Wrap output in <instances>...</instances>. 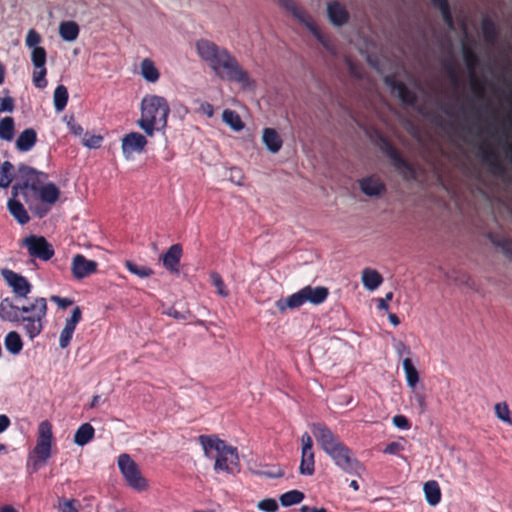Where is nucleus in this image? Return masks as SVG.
Here are the masks:
<instances>
[{
    "instance_id": "nucleus-13",
    "label": "nucleus",
    "mask_w": 512,
    "mask_h": 512,
    "mask_svg": "<svg viewBox=\"0 0 512 512\" xmlns=\"http://www.w3.org/2000/svg\"><path fill=\"white\" fill-rule=\"evenodd\" d=\"M98 263L94 260H88L82 254H76L72 258L71 272L75 279L81 280L96 273Z\"/></svg>"
},
{
    "instance_id": "nucleus-42",
    "label": "nucleus",
    "mask_w": 512,
    "mask_h": 512,
    "mask_svg": "<svg viewBox=\"0 0 512 512\" xmlns=\"http://www.w3.org/2000/svg\"><path fill=\"white\" fill-rule=\"evenodd\" d=\"M433 6L437 7L443 18V21L448 26L449 29L454 28V21L450 11V6L447 0H431Z\"/></svg>"
},
{
    "instance_id": "nucleus-18",
    "label": "nucleus",
    "mask_w": 512,
    "mask_h": 512,
    "mask_svg": "<svg viewBox=\"0 0 512 512\" xmlns=\"http://www.w3.org/2000/svg\"><path fill=\"white\" fill-rule=\"evenodd\" d=\"M359 187L361 191L369 197H378L386 191L384 182L375 175L360 179Z\"/></svg>"
},
{
    "instance_id": "nucleus-30",
    "label": "nucleus",
    "mask_w": 512,
    "mask_h": 512,
    "mask_svg": "<svg viewBox=\"0 0 512 512\" xmlns=\"http://www.w3.org/2000/svg\"><path fill=\"white\" fill-rule=\"evenodd\" d=\"M95 434V429L90 423L82 424L75 432L74 442L79 446L88 444Z\"/></svg>"
},
{
    "instance_id": "nucleus-25",
    "label": "nucleus",
    "mask_w": 512,
    "mask_h": 512,
    "mask_svg": "<svg viewBox=\"0 0 512 512\" xmlns=\"http://www.w3.org/2000/svg\"><path fill=\"white\" fill-rule=\"evenodd\" d=\"M37 141V133L33 128H27L22 131L17 140L16 148L21 152L30 151Z\"/></svg>"
},
{
    "instance_id": "nucleus-35",
    "label": "nucleus",
    "mask_w": 512,
    "mask_h": 512,
    "mask_svg": "<svg viewBox=\"0 0 512 512\" xmlns=\"http://www.w3.org/2000/svg\"><path fill=\"white\" fill-rule=\"evenodd\" d=\"M307 29L312 33V35L322 44V46L330 52H334V48L330 42V40L319 30L314 20L309 18V20L304 23Z\"/></svg>"
},
{
    "instance_id": "nucleus-55",
    "label": "nucleus",
    "mask_w": 512,
    "mask_h": 512,
    "mask_svg": "<svg viewBox=\"0 0 512 512\" xmlns=\"http://www.w3.org/2000/svg\"><path fill=\"white\" fill-rule=\"evenodd\" d=\"M103 137L101 135H90L86 133L82 139L84 146L90 149H97L101 146Z\"/></svg>"
},
{
    "instance_id": "nucleus-24",
    "label": "nucleus",
    "mask_w": 512,
    "mask_h": 512,
    "mask_svg": "<svg viewBox=\"0 0 512 512\" xmlns=\"http://www.w3.org/2000/svg\"><path fill=\"white\" fill-rule=\"evenodd\" d=\"M262 141L271 153L280 151L283 141L278 132L273 128H265L263 130Z\"/></svg>"
},
{
    "instance_id": "nucleus-59",
    "label": "nucleus",
    "mask_w": 512,
    "mask_h": 512,
    "mask_svg": "<svg viewBox=\"0 0 512 512\" xmlns=\"http://www.w3.org/2000/svg\"><path fill=\"white\" fill-rule=\"evenodd\" d=\"M41 42V36L40 34L34 30L30 29L27 33L25 43L29 48H35L38 47L37 45Z\"/></svg>"
},
{
    "instance_id": "nucleus-46",
    "label": "nucleus",
    "mask_w": 512,
    "mask_h": 512,
    "mask_svg": "<svg viewBox=\"0 0 512 512\" xmlns=\"http://www.w3.org/2000/svg\"><path fill=\"white\" fill-rule=\"evenodd\" d=\"M305 495L299 490H290L283 493L279 500L282 506L289 507L295 504H299L304 499Z\"/></svg>"
},
{
    "instance_id": "nucleus-64",
    "label": "nucleus",
    "mask_w": 512,
    "mask_h": 512,
    "mask_svg": "<svg viewBox=\"0 0 512 512\" xmlns=\"http://www.w3.org/2000/svg\"><path fill=\"white\" fill-rule=\"evenodd\" d=\"M403 449H404V446L401 442L394 441V442L389 443L385 447L384 453L395 455V454H398Z\"/></svg>"
},
{
    "instance_id": "nucleus-1",
    "label": "nucleus",
    "mask_w": 512,
    "mask_h": 512,
    "mask_svg": "<svg viewBox=\"0 0 512 512\" xmlns=\"http://www.w3.org/2000/svg\"><path fill=\"white\" fill-rule=\"evenodd\" d=\"M47 300L36 297L28 305H14L8 298L0 302V318L9 322H20L30 339L37 337L43 330V320L47 315Z\"/></svg>"
},
{
    "instance_id": "nucleus-63",
    "label": "nucleus",
    "mask_w": 512,
    "mask_h": 512,
    "mask_svg": "<svg viewBox=\"0 0 512 512\" xmlns=\"http://www.w3.org/2000/svg\"><path fill=\"white\" fill-rule=\"evenodd\" d=\"M229 179L231 182L235 183L236 185H242L244 176H243L241 169L236 168V167L231 168Z\"/></svg>"
},
{
    "instance_id": "nucleus-33",
    "label": "nucleus",
    "mask_w": 512,
    "mask_h": 512,
    "mask_svg": "<svg viewBox=\"0 0 512 512\" xmlns=\"http://www.w3.org/2000/svg\"><path fill=\"white\" fill-rule=\"evenodd\" d=\"M140 68L141 75L146 81L151 83L158 81L160 74L151 59L145 58L144 60H142Z\"/></svg>"
},
{
    "instance_id": "nucleus-50",
    "label": "nucleus",
    "mask_w": 512,
    "mask_h": 512,
    "mask_svg": "<svg viewBox=\"0 0 512 512\" xmlns=\"http://www.w3.org/2000/svg\"><path fill=\"white\" fill-rule=\"evenodd\" d=\"M495 414L501 421L512 425V411L506 402H500L495 405Z\"/></svg>"
},
{
    "instance_id": "nucleus-52",
    "label": "nucleus",
    "mask_w": 512,
    "mask_h": 512,
    "mask_svg": "<svg viewBox=\"0 0 512 512\" xmlns=\"http://www.w3.org/2000/svg\"><path fill=\"white\" fill-rule=\"evenodd\" d=\"M47 53L43 47H35L31 52V61L34 68L46 67Z\"/></svg>"
},
{
    "instance_id": "nucleus-14",
    "label": "nucleus",
    "mask_w": 512,
    "mask_h": 512,
    "mask_svg": "<svg viewBox=\"0 0 512 512\" xmlns=\"http://www.w3.org/2000/svg\"><path fill=\"white\" fill-rule=\"evenodd\" d=\"M463 59L469 71V76L472 80V87L474 90L478 91L480 94H483L484 87L478 81L476 77V68L479 64V57L477 53L473 50V48L469 47L465 43L462 45Z\"/></svg>"
},
{
    "instance_id": "nucleus-57",
    "label": "nucleus",
    "mask_w": 512,
    "mask_h": 512,
    "mask_svg": "<svg viewBox=\"0 0 512 512\" xmlns=\"http://www.w3.org/2000/svg\"><path fill=\"white\" fill-rule=\"evenodd\" d=\"M162 313L176 320H186L191 316L189 310L178 311L174 306L167 307Z\"/></svg>"
},
{
    "instance_id": "nucleus-34",
    "label": "nucleus",
    "mask_w": 512,
    "mask_h": 512,
    "mask_svg": "<svg viewBox=\"0 0 512 512\" xmlns=\"http://www.w3.org/2000/svg\"><path fill=\"white\" fill-rule=\"evenodd\" d=\"M488 238L495 246L501 248L502 252L512 260V239L497 233H490Z\"/></svg>"
},
{
    "instance_id": "nucleus-8",
    "label": "nucleus",
    "mask_w": 512,
    "mask_h": 512,
    "mask_svg": "<svg viewBox=\"0 0 512 512\" xmlns=\"http://www.w3.org/2000/svg\"><path fill=\"white\" fill-rule=\"evenodd\" d=\"M18 173L22 183L13 186V197L18 195V189L22 190L29 188L33 191H37L43 181L47 178L45 173L39 172L36 169L24 164L19 165Z\"/></svg>"
},
{
    "instance_id": "nucleus-9",
    "label": "nucleus",
    "mask_w": 512,
    "mask_h": 512,
    "mask_svg": "<svg viewBox=\"0 0 512 512\" xmlns=\"http://www.w3.org/2000/svg\"><path fill=\"white\" fill-rule=\"evenodd\" d=\"M22 244L33 258L48 261L54 256L53 246L43 236L30 235L23 239Z\"/></svg>"
},
{
    "instance_id": "nucleus-16",
    "label": "nucleus",
    "mask_w": 512,
    "mask_h": 512,
    "mask_svg": "<svg viewBox=\"0 0 512 512\" xmlns=\"http://www.w3.org/2000/svg\"><path fill=\"white\" fill-rule=\"evenodd\" d=\"M147 145V139L139 132H130L122 139V152L128 159L133 153H141Z\"/></svg>"
},
{
    "instance_id": "nucleus-60",
    "label": "nucleus",
    "mask_w": 512,
    "mask_h": 512,
    "mask_svg": "<svg viewBox=\"0 0 512 512\" xmlns=\"http://www.w3.org/2000/svg\"><path fill=\"white\" fill-rule=\"evenodd\" d=\"M14 110V100L10 96L0 98V113L12 112Z\"/></svg>"
},
{
    "instance_id": "nucleus-41",
    "label": "nucleus",
    "mask_w": 512,
    "mask_h": 512,
    "mask_svg": "<svg viewBox=\"0 0 512 512\" xmlns=\"http://www.w3.org/2000/svg\"><path fill=\"white\" fill-rule=\"evenodd\" d=\"M433 6L437 7L443 18V21L448 26L449 29L454 28V21L450 11V6L447 0H431Z\"/></svg>"
},
{
    "instance_id": "nucleus-53",
    "label": "nucleus",
    "mask_w": 512,
    "mask_h": 512,
    "mask_svg": "<svg viewBox=\"0 0 512 512\" xmlns=\"http://www.w3.org/2000/svg\"><path fill=\"white\" fill-rule=\"evenodd\" d=\"M482 159L485 163L494 169L500 168V163L496 152L491 148L482 149Z\"/></svg>"
},
{
    "instance_id": "nucleus-15",
    "label": "nucleus",
    "mask_w": 512,
    "mask_h": 512,
    "mask_svg": "<svg viewBox=\"0 0 512 512\" xmlns=\"http://www.w3.org/2000/svg\"><path fill=\"white\" fill-rule=\"evenodd\" d=\"M82 319V311L79 306H76L73 308L71 316L66 319L65 326L62 329L59 337V346L62 349H65L69 346L73 334L75 332L77 324Z\"/></svg>"
},
{
    "instance_id": "nucleus-49",
    "label": "nucleus",
    "mask_w": 512,
    "mask_h": 512,
    "mask_svg": "<svg viewBox=\"0 0 512 512\" xmlns=\"http://www.w3.org/2000/svg\"><path fill=\"white\" fill-rule=\"evenodd\" d=\"M125 266L129 272L137 275L140 278H147L154 274V271L147 266H140L132 261H126Z\"/></svg>"
},
{
    "instance_id": "nucleus-29",
    "label": "nucleus",
    "mask_w": 512,
    "mask_h": 512,
    "mask_svg": "<svg viewBox=\"0 0 512 512\" xmlns=\"http://www.w3.org/2000/svg\"><path fill=\"white\" fill-rule=\"evenodd\" d=\"M79 26L74 21H63L59 25V35L64 41L72 42L78 38Z\"/></svg>"
},
{
    "instance_id": "nucleus-5",
    "label": "nucleus",
    "mask_w": 512,
    "mask_h": 512,
    "mask_svg": "<svg viewBox=\"0 0 512 512\" xmlns=\"http://www.w3.org/2000/svg\"><path fill=\"white\" fill-rule=\"evenodd\" d=\"M52 441V425L47 420L42 421L38 426V436L33 455L29 457L28 462V466L31 467L33 472L38 471L51 457Z\"/></svg>"
},
{
    "instance_id": "nucleus-45",
    "label": "nucleus",
    "mask_w": 512,
    "mask_h": 512,
    "mask_svg": "<svg viewBox=\"0 0 512 512\" xmlns=\"http://www.w3.org/2000/svg\"><path fill=\"white\" fill-rule=\"evenodd\" d=\"M0 188H8L14 178V166L11 162L5 161L1 164Z\"/></svg>"
},
{
    "instance_id": "nucleus-62",
    "label": "nucleus",
    "mask_w": 512,
    "mask_h": 512,
    "mask_svg": "<svg viewBox=\"0 0 512 512\" xmlns=\"http://www.w3.org/2000/svg\"><path fill=\"white\" fill-rule=\"evenodd\" d=\"M392 421L399 429L408 430L411 427L409 420L404 415H396Z\"/></svg>"
},
{
    "instance_id": "nucleus-36",
    "label": "nucleus",
    "mask_w": 512,
    "mask_h": 512,
    "mask_svg": "<svg viewBox=\"0 0 512 512\" xmlns=\"http://www.w3.org/2000/svg\"><path fill=\"white\" fill-rule=\"evenodd\" d=\"M307 29L312 33V35L322 44V46L330 52H334V48L330 42V40L319 30L314 20L309 18V20L304 23Z\"/></svg>"
},
{
    "instance_id": "nucleus-48",
    "label": "nucleus",
    "mask_w": 512,
    "mask_h": 512,
    "mask_svg": "<svg viewBox=\"0 0 512 512\" xmlns=\"http://www.w3.org/2000/svg\"><path fill=\"white\" fill-rule=\"evenodd\" d=\"M447 279L454 282L457 285L466 286L470 289L474 288V281L467 273L453 271L451 274L447 275Z\"/></svg>"
},
{
    "instance_id": "nucleus-27",
    "label": "nucleus",
    "mask_w": 512,
    "mask_h": 512,
    "mask_svg": "<svg viewBox=\"0 0 512 512\" xmlns=\"http://www.w3.org/2000/svg\"><path fill=\"white\" fill-rule=\"evenodd\" d=\"M7 207L11 215L18 221L19 224L24 225L29 222L30 217L20 201L11 198L8 200Z\"/></svg>"
},
{
    "instance_id": "nucleus-3",
    "label": "nucleus",
    "mask_w": 512,
    "mask_h": 512,
    "mask_svg": "<svg viewBox=\"0 0 512 512\" xmlns=\"http://www.w3.org/2000/svg\"><path fill=\"white\" fill-rule=\"evenodd\" d=\"M141 116L137 125L149 137L156 131H164L167 127V119L170 107L167 100L158 95H146L141 101Z\"/></svg>"
},
{
    "instance_id": "nucleus-38",
    "label": "nucleus",
    "mask_w": 512,
    "mask_h": 512,
    "mask_svg": "<svg viewBox=\"0 0 512 512\" xmlns=\"http://www.w3.org/2000/svg\"><path fill=\"white\" fill-rule=\"evenodd\" d=\"M15 135V122L10 116L4 117L0 120V139L5 141H12Z\"/></svg>"
},
{
    "instance_id": "nucleus-11",
    "label": "nucleus",
    "mask_w": 512,
    "mask_h": 512,
    "mask_svg": "<svg viewBox=\"0 0 512 512\" xmlns=\"http://www.w3.org/2000/svg\"><path fill=\"white\" fill-rule=\"evenodd\" d=\"M1 275L12 288L16 297L27 298V295L31 293L32 285L24 276L9 269H3Z\"/></svg>"
},
{
    "instance_id": "nucleus-43",
    "label": "nucleus",
    "mask_w": 512,
    "mask_h": 512,
    "mask_svg": "<svg viewBox=\"0 0 512 512\" xmlns=\"http://www.w3.org/2000/svg\"><path fill=\"white\" fill-rule=\"evenodd\" d=\"M314 453L313 451H302L301 455V463H300V473L302 475H312L314 473Z\"/></svg>"
},
{
    "instance_id": "nucleus-26",
    "label": "nucleus",
    "mask_w": 512,
    "mask_h": 512,
    "mask_svg": "<svg viewBox=\"0 0 512 512\" xmlns=\"http://www.w3.org/2000/svg\"><path fill=\"white\" fill-rule=\"evenodd\" d=\"M383 282L381 274L371 268H365L362 271V283L370 291L376 290Z\"/></svg>"
},
{
    "instance_id": "nucleus-39",
    "label": "nucleus",
    "mask_w": 512,
    "mask_h": 512,
    "mask_svg": "<svg viewBox=\"0 0 512 512\" xmlns=\"http://www.w3.org/2000/svg\"><path fill=\"white\" fill-rule=\"evenodd\" d=\"M403 369L405 371L408 386L415 389L416 384L419 381V373L410 358L407 357L403 360Z\"/></svg>"
},
{
    "instance_id": "nucleus-31",
    "label": "nucleus",
    "mask_w": 512,
    "mask_h": 512,
    "mask_svg": "<svg viewBox=\"0 0 512 512\" xmlns=\"http://www.w3.org/2000/svg\"><path fill=\"white\" fill-rule=\"evenodd\" d=\"M278 4L283 7L285 10L290 12L297 20H299L303 25L306 23L310 15H308L305 11L300 9L293 0H277Z\"/></svg>"
},
{
    "instance_id": "nucleus-56",
    "label": "nucleus",
    "mask_w": 512,
    "mask_h": 512,
    "mask_svg": "<svg viewBox=\"0 0 512 512\" xmlns=\"http://www.w3.org/2000/svg\"><path fill=\"white\" fill-rule=\"evenodd\" d=\"M444 67L451 83L457 87L459 84V75L455 63L451 60H448L445 62Z\"/></svg>"
},
{
    "instance_id": "nucleus-19",
    "label": "nucleus",
    "mask_w": 512,
    "mask_h": 512,
    "mask_svg": "<svg viewBox=\"0 0 512 512\" xmlns=\"http://www.w3.org/2000/svg\"><path fill=\"white\" fill-rule=\"evenodd\" d=\"M197 52L199 56L209 63L211 66L215 60L220 55V52L223 51L224 48L218 47L211 41L208 40H199L196 44Z\"/></svg>"
},
{
    "instance_id": "nucleus-10",
    "label": "nucleus",
    "mask_w": 512,
    "mask_h": 512,
    "mask_svg": "<svg viewBox=\"0 0 512 512\" xmlns=\"http://www.w3.org/2000/svg\"><path fill=\"white\" fill-rule=\"evenodd\" d=\"M381 150L391 160L395 169L405 178L414 179L416 172L413 166L406 161L397 149L387 140H382Z\"/></svg>"
},
{
    "instance_id": "nucleus-2",
    "label": "nucleus",
    "mask_w": 512,
    "mask_h": 512,
    "mask_svg": "<svg viewBox=\"0 0 512 512\" xmlns=\"http://www.w3.org/2000/svg\"><path fill=\"white\" fill-rule=\"evenodd\" d=\"M199 442L203 447L207 458H214V470L216 472L224 471L228 474L238 473L240 470V461L236 447L228 445L224 440L217 436L201 435Z\"/></svg>"
},
{
    "instance_id": "nucleus-12",
    "label": "nucleus",
    "mask_w": 512,
    "mask_h": 512,
    "mask_svg": "<svg viewBox=\"0 0 512 512\" xmlns=\"http://www.w3.org/2000/svg\"><path fill=\"white\" fill-rule=\"evenodd\" d=\"M311 429L317 443L325 453L341 442L339 437L323 423H313Z\"/></svg>"
},
{
    "instance_id": "nucleus-23",
    "label": "nucleus",
    "mask_w": 512,
    "mask_h": 512,
    "mask_svg": "<svg viewBox=\"0 0 512 512\" xmlns=\"http://www.w3.org/2000/svg\"><path fill=\"white\" fill-rule=\"evenodd\" d=\"M306 303L304 292H302V289L297 291L296 293L286 297L281 298L276 301V307L279 309L280 312H285L286 309H296L301 307L303 304Z\"/></svg>"
},
{
    "instance_id": "nucleus-17",
    "label": "nucleus",
    "mask_w": 512,
    "mask_h": 512,
    "mask_svg": "<svg viewBox=\"0 0 512 512\" xmlns=\"http://www.w3.org/2000/svg\"><path fill=\"white\" fill-rule=\"evenodd\" d=\"M183 249L180 244H173L168 250L160 257L164 268L171 274L178 275L180 272L179 266L182 258Z\"/></svg>"
},
{
    "instance_id": "nucleus-61",
    "label": "nucleus",
    "mask_w": 512,
    "mask_h": 512,
    "mask_svg": "<svg viewBox=\"0 0 512 512\" xmlns=\"http://www.w3.org/2000/svg\"><path fill=\"white\" fill-rule=\"evenodd\" d=\"M413 398L414 400L416 401L417 403V406L420 410V413H424L426 411V408H427V405H426V400H425V395L423 392H420V391H416L415 389H413Z\"/></svg>"
},
{
    "instance_id": "nucleus-7",
    "label": "nucleus",
    "mask_w": 512,
    "mask_h": 512,
    "mask_svg": "<svg viewBox=\"0 0 512 512\" xmlns=\"http://www.w3.org/2000/svg\"><path fill=\"white\" fill-rule=\"evenodd\" d=\"M118 467L132 489L141 492L148 488L147 480L142 476L138 465L130 455L121 454L118 457Z\"/></svg>"
},
{
    "instance_id": "nucleus-54",
    "label": "nucleus",
    "mask_w": 512,
    "mask_h": 512,
    "mask_svg": "<svg viewBox=\"0 0 512 512\" xmlns=\"http://www.w3.org/2000/svg\"><path fill=\"white\" fill-rule=\"evenodd\" d=\"M46 67L35 68L33 72V83L37 88H45L47 86Z\"/></svg>"
},
{
    "instance_id": "nucleus-40",
    "label": "nucleus",
    "mask_w": 512,
    "mask_h": 512,
    "mask_svg": "<svg viewBox=\"0 0 512 512\" xmlns=\"http://www.w3.org/2000/svg\"><path fill=\"white\" fill-rule=\"evenodd\" d=\"M482 33L484 40L491 45H494L498 39V31L495 24L488 18L482 22Z\"/></svg>"
},
{
    "instance_id": "nucleus-22",
    "label": "nucleus",
    "mask_w": 512,
    "mask_h": 512,
    "mask_svg": "<svg viewBox=\"0 0 512 512\" xmlns=\"http://www.w3.org/2000/svg\"><path fill=\"white\" fill-rule=\"evenodd\" d=\"M302 292H304L306 302L314 305L323 303L329 295L328 289L323 286L312 287L308 285L302 288Z\"/></svg>"
},
{
    "instance_id": "nucleus-21",
    "label": "nucleus",
    "mask_w": 512,
    "mask_h": 512,
    "mask_svg": "<svg viewBox=\"0 0 512 512\" xmlns=\"http://www.w3.org/2000/svg\"><path fill=\"white\" fill-rule=\"evenodd\" d=\"M386 81L391 86L393 93H395L403 103L407 105L415 104L417 100L415 93L403 82L396 81L392 78H386Z\"/></svg>"
},
{
    "instance_id": "nucleus-47",
    "label": "nucleus",
    "mask_w": 512,
    "mask_h": 512,
    "mask_svg": "<svg viewBox=\"0 0 512 512\" xmlns=\"http://www.w3.org/2000/svg\"><path fill=\"white\" fill-rule=\"evenodd\" d=\"M54 107L56 111L61 112L68 102V90L64 85H59L54 91Z\"/></svg>"
},
{
    "instance_id": "nucleus-4",
    "label": "nucleus",
    "mask_w": 512,
    "mask_h": 512,
    "mask_svg": "<svg viewBox=\"0 0 512 512\" xmlns=\"http://www.w3.org/2000/svg\"><path fill=\"white\" fill-rule=\"evenodd\" d=\"M221 78L240 83L243 87L251 86L252 82L245 70L227 49H223L215 62L210 66Z\"/></svg>"
},
{
    "instance_id": "nucleus-44",
    "label": "nucleus",
    "mask_w": 512,
    "mask_h": 512,
    "mask_svg": "<svg viewBox=\"0 0 512 512\" xmlns=\"http://www.w3.org/2000/svg\"><path fill=\"white\" fill-rule=\"evenodd\" d=\"M223 121L229 125L234 131H240L243 129L244 124L237 112L226 109L222 113Z\"/></svg>"
},
{
    "instance_id": "nucleus-51",
    "label": "nucleus",
    "mask_w": 512,
    "mask_h": 512,
    "mask_svg": "<svg viewBox=\"0 0 512 512\" xmlns=\"http://www.w3.org/2000/svg\"><path fill=\"white\" fill-rule=\"evenodd\" d=\"M210 280L213 286L216 288L217 293L221 297H228L229 296V290L226 288V285L221 277V275L218 272H211L210 273Z\"/></svg>"
},
{
    "instance_id": "nucleus-32",
    "label": "nucleus",
    "mask_w": 512,
    "mask_h": 512,
    "mask_svg": "<svg viewBox=\"0 0 512 512\" xmlns=\"http://www.w3.org/2000/svg\"><path fill=\"white\" fill-rule=\"evenodd\" d=\"M424 493L427 502L431 506L437 505L441 500V491L439 484L434 480L428 481L424 484Z\"/></svg>"
},
{
    "instance_id": "nucleus-20",
    "label": "nucleus",
    "mask_w": 512,
    "mask_h": 512,
    "mask_svg": "<svg viewBox=\"0 0 512 512\" xmlns=\"http://www.w3.org/2000/svg\"><path fill=\"white\" fill-rule=\"evenodd\" d=\"M327 14L331 23L335 26H342L349 20V13L338 1H333L327 6Z\"/></svg>"
},
{
    "instance_id": "nucleus-6",
    "label": "nucleus",
    "mask_w": 512,
    "mask_h": 512,
    "mask_svg": "<svg viewBox=\"0 0 512 512\" xmlns=\"http://www.w3.org/2000/svg\"><path fill=\"white\" fill-rule=\"evenodd\" d=\"M326 454L345 473L359 474L363 470L362 464L353 456L352 451L343 442L330 449Z\"/></svg>"
},
{
    "instance_id": "nucleus-58",
    "label": "nucleus",
    "mask_w": 512,
    "mask_h": 512,
    "mask_svg": "<svg viewBox=\"0 0 512 512\" xmlns=\"http://www.w3.org/2000/svg\"><path fill=\"white\" fill-rule=\"evenodd\" d=\"M258 508L264 512H276L278 510V503L275 499L267 498L258 503Z\"/></svg>"
},
{
    "instance_id": "nucleus-28",
    "label": "nucleus",
    "mask_w": 512,
    "mask_h": 512,
    "mask_svg": "<svg viewBox=\"0 0 512 512\" xmlns=\"http://www.w3.org/2000/svg\"><path fill=\"white\" fill-rule=\"evenodd\" d=\"M37 191L41 201L50 205L54 204L60 196V191L54 183L41 185Z\"/></svg>"
},
{
    "instance_id": "nucleus-37",
    "label": "nucleus",
    "mask_w": 512,
    "mask_h": 512,
    "mask_svg": "<svg viewBox=\"0 0 512 512\" xmlns=\"http://www.w3.org/2000/svg\"><path fill=\"white\" fill-rule=\"evenodd\" d=\"M4 344L7 351H9L13 355L19 354L23 348V342L21 340V337L15 331H11L6 335Z\"/></svg>"
}]
</instances>
